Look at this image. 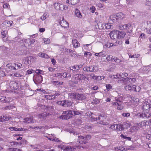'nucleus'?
Masks as SVG:
<instances>
[{
    "label": "nucleus",
    "mask_w": 151,
    "mask_h": 151,
    "mask_svg": "<svg viewBox=\"0 0 151 151\" xmlns=\"http://www.w3.org/2000/svg\"><path fill=\"white\" fill-rule=\"evenodd\" d=\"M126 35V32L124 31L116 30L112 31L110 33L111 38L113 39H122Z\"/></svg>",
    "instance_id": "1"
},
{
    "label": "nucleus",
    "mask_w": 151,
    "mask_h": 151,
    "mask_svg": "<svg viewBox=\"0 0 151 151\" xmlns=\"http://www.w3.org/2000/svg\"><path fill=\"white\" fill-rule=\"evenodd\" d=\"M124 88L127 91H133L135 92H139L141 90V88L139 86L130 84L126 86Z\"/></svg>",
    "instance_id": "2"
},
{
    "label": "nucleus",
    "mask_w": 151,
    "mask_h": 151,
    "mask_svg": "<svg viewBox=\"0 0 151 151\" xmlns=\"http://www.w3.org/2000/svg\"><path fill=\"white\" fill-rule=\"evenodd\" d=\"M63 113L65 114L66 115H61L60 117V119H63L68 120L72 117L73 115L72 111L71 110L63 111Z\"/></svg>",
    "instance_id": "3"
},
{
    "label": "nucleus",
    "mask_w": 151,
    "mask_h": 151,
    "mask_svg": "<svg viewBox=\"0 0 151 151\" xmlns=\"http://www.w3.org/2000/svg\"><path fill=\"white\" fill-rule=\"evenodd\" d=\"M150 105L149 104H148L147 103L145 102L142 107L144 113H145L148 114H151L150 112Z\"/></svg>",
    "instance_id": "4"
},
{
    "label": "nucleus",
    "mask_w": 151,
    "mask_h": 151,
    "mask_svg": "<svg viewBox=\"0 0 151 151\" xmlns=\"http://www.w3.org/2000/svg\"><path fill=\"white\" fill-rule=\"evenodd\" d=\"M55 25H57L58 28H60V27H62L63 28H66L68 27L69 24L68 22H67L65 21H63L59 22L58 24H54Z\"/></svg>",
    "instance_id": "5"
},
{
    "label": "nucleus",
    "mask_w": 151,
    "mask_h": 151,
    "mask_svg": "<svg viewBox=\"0 0 151 151\" xmlns=\"http://www.w3.org/2000/svg\"><path fill=\"white\" fill-rule=\"evenodd\" d=\"M91 137V136L90 135H87L85 137L83 136H78L79 140V143L80 144H86V141L85 140L82 141V140H86L88 138L90 139Z\"/></svg>",
    "instance_id": "6"
},
{
    "label": "nucleus",
    "mask_w": 151,
    "mask_h": 151,
    "mask_svg": "<svg viewBox=\"0 0 151 151\" xmlns=\"http://www.w3.org/2000/svg\"><path fill=\"white\" fill-rule=\"evenodd\" d=\"M115 18H116V20L122 19L124 18L125 15L123 13L120 12L116 14H113Z\"/></svg>",
    "instance_id": "7"
},
{
    "label": "nucleus",
    "mask_w": 151,
    "mask_h": 151,
    "mask_svg": "<svg viewBox=\"0 0 151 151\" xmlns=\"http://www.w3.org/2000/svg\"><path fill=\"white\" fill-rule=\"evenodd\" d=\"M34 58L32 56H29L27 58H25L23 60V61L24 64L29 65L31 64V63L33 60Z\"/></svg>",
    "instance_id": "8"
},
{
    "label": "nucleus",
    "mask_w": 151,
    "mask_h": 151,
    "mask_svg": "<svg viewBox=\"0 0 151 151\" xmlns=\"http://www.w3.org/2000/svg\"><path fill=\"white\" fill-rule=\"evenodd\" d=\"M59 104L60 105L64 106H69L71 105L72 103L71 101L68 100L60 101H59Z\"/></svg>",
    "instance_id": "9"
},
{
    "label": "nucleus",
    "mask_w": 151,
    "mask_h": 151,
    "mask_svg": "<svg viewBox=\"0 0 151 151\" xmlns=\"http://www.w3.org/2000/svg\"><path fill=\"white\" fill-rule=\"evenodd\" d=\"M124 123L123 124H116V130L117 131H121L123 130L124 128Z\"/></svg>",
    "instance_id": "10"
},
{
    "label": "nucleus",
    "mask_w": 151,
    "mask_h": 151,
    "mask_svg": "<svg viewBox=\"0 0 151 151\" xmlns=\"http://www.w3.org/2000/svg\"><path fill=\"white\" fill-rule=\"evenodd\" d=\"M111 60L113 62H115L116 64L119 65L120 64V63L122 62V60L116 57H114L113 58H111Z\"/></svg>",
    "instance_id": "11"
},
{
    "label": "nucleus",
    "mask_w": 151,
    "mask_h": 151,
    "mask_svg": "<svg viewBox=\"0 0 151 151\" xmlns=\"http://www.w3.org/2000/svg\"><path fill=\"white\" fill-rule=\"evenodd\" d=\"M78 79L79 80H85L86 79L87 80H88V78L85 77L84 75L82 74H78L76 75Z\"/></svg>",
    "instance_id": "12"
},
{
    "label": "nucleus",
    "mask_w": 151,
    "mask_h": 151,
    "mask_svg": "<svg viewBox=\"0 0 151 151\" xmlns=\"http://www.w3.org/2000/svg\"><path fill=\"white\" fill-rule=\"evenodd\" d=\"M7 69L9 71H11L12 70H16V66L14 67L11 63H8L6 65Z\"/></svg>",
    "instance_id": "13"
},
{
    "label": "nucleus",
    "mask_w": 151,
    "mask_h": 151,
    "mask_svg": "<svg viewBox=\"0 0 151 151\" xmlns=\"http://www.w3.org/2000/svg\"><path fill=\"white\" fill-rule=\"evenodd\" d=\"M9 129L12 131H25L27 130V129H24L22 128H17L15 127H10L9 128Z\"/></svg>",
    "instance_id": "14"
},
{
    "label": "nucleus",
    "mask_w": 151,
    "mask_h": 151,
    "mask_svg": "<svg viewBox=\"0 0 151 151\" xmlns=\"http://www.w3.org/2000/svg\"><path fill=\"white\" fill-rule=\"evenodd\" d=\"M72 44L74 47L76 48L80 46V44L76 39H74L72 40Z\"/></svg>",
    "instance_id": "15"
},
{
    "label": "nucleus",
    "mask_w": 151,
    "mask_h": 151,
    "mask_svg": "<svg viewBox=\"0 0 151 151\" xmlns=\"http://www.w3.org/2000/svg\"><path fill=\"white\" fill-rule=\"evenodd\" d=\"M38 55L39 57L43 58H50L49 56L48 55L42 52L39 53L38 54Z\"/></svg>",
    "instance_id": "16"
},
{
    "label": "nucleus",
    "mask_w": 151,
    "mask_h": 151,
    "mask_svg": "<svg viewBox=\"0 0 151 151\" xmlns=\"http://www.w3.org/2000/svg\"><path fill=\"white\" fill-rule=\"evenodd\" d=\"M76 99L78 100H83L85 99V97L83 94H79L78 93H77Z\"/></svg>",
    "instance_id": "17"
},
{
    "label": "nucleus",
    "mask_w": 151,
    "mask_h": 151,
    "mask_svg": "<svg viewBox=\"0 0 151 151\" xmlns=\"http://www.w3.org/2000/svg\"><path fill=\"white\" fill-rule=\"evenodd\" d=\"M23 122L26 123H31L33 122V117L25 118L24 119Z\"/></svg>",
    "instance_id": "18"
},
{
    "label": "nucleus",
    "mask_w": 151,
    "mask_h": 151,
    "mask_svg": "<svg viewBox=\"0 0 151 151\" xmlns=\"http://www.w3.org/2000/svg\"><path fill=\"white\" fill-rule=\"evenodd\" d=\"M151 116V114H146L145 113L140 114L139 116L140 117L143 118H149Z\"/></svg>",
    "instance_id": "19"
},
{
    "label": "nucleus",
    "mask_w": 151,
    "mask_h": 151,
    "mask_svg": "<svg viewBox=\"0 0 151 151\" xmlns=\"http://www.w3.org/2000/svg\"><path fill=\"white\" fill-rule=\"evenodd\" d=\"M76 148L71 146H67L65 147L64 150L66 151H74Z\"/></svg>",
    "instance_id": "20"
},
{
    "label": "nucleus",
    "mask_w": 151,
    "mask_h": 151,
    "mask_svg": "<svg viewBox=\"0 0 151 151\" xmlns=\"http://www.w3.org/2000/svg\"><path fill=\"white\" fill-rule=\"evenodd\" d=\"M109 77L112 78L117 79L122 78L121 74L117 73L116 75H111Z\"/></svg>",
    "instance_id": "21"
},
{
    "label": "nucleus",
    "mask_w": 151,
    "mask_h": 151,
    "mask_svg": "<svg viewBox=\"0 0 151 151\" xmlns=\"http://www.w3.org/2000/svg\"><path fill=\"white\" fill-rule=\"evenodd\" d=\"M75 14L76 16L78 18H80L81 17L82 15L81 13L78 9H76L75 11Z\"/></svg>",
    "instance_id": "22"
},
{
    "label": "nucleus",
    "mask_w": 151,
    "mask_h": 151,
    "mask_svg": "<svg viewBox=\"0 0 151 151\" xmlns=\"http://www.w3.org/2000/svg\"><path fill=\"white\" fill-rule=\"evenodd\" d=\"M0 101L2 102L9 103L10 102V100H6V98L4 96H2L0 98Z\"/></svg>",
    "instance_id": "23"
},
{
    "label": "nucleus",
    "mask_w": 151,
    "mask_h": 151,
    "mask_svg": "<svg viewBox=\"0 0 151 151\" xmlns=\"http://www.w3.org/2000/svg\"><path fill=\"white\" fill-rule=\"evenodd\" d=\"M14 76H15V77L21 78H22L24 77V75L20 73H19L18 72L14 73Z\"/></svg>",
    "instance_id": "24"
},
{
    "label": "nucleus",
    "mask_w": 151,
    "mask_h": 151,
    "mask_svg": "<svg viewBox=\"0 0 151 151\" xmlns=\"http://www.w3.org/2000/svg\"><path fill=\"white\" fill-rule=\"evenodd\" d=\"M68 95L70 98H72L74 99H76L77 93H69L68 94Z\"/></svg>",
    "instance_id": "25"
},
{
    "label": "nucleus",
    "mask_w": 151,
    "mask_h": 151,
    "mask_svg": "<svg viewBox=\"0 0 151 151\" xmlns=\"http://www.w3.org/2000/svg\"><path fill=\"white\" fill-rule=\"evenodd\" d=\"M45 96L47 100H51L55 99V96L53 95H45Z\"/></svg>",
    "instance_id": "26"
},
{
    "label": "nucleus",
    "mask_w": 151,
    "mask_h": 151,
    "mask_svg": "<svg viewBox=\"0 0 151 151\" xmlns=\"http://www.w3.org/2000/svg\"><path fill=\"white\" fill-rule=\"evenodd\" d=\"M124 26H125V28H129V27H130L131 28L133 27L132 25H131L130 24L128 23L127 24H125L124 25L123 24H121L119 25V27L120 28H124Z\"/></svg>",
    "instance_id": "27"
},
{
    "label": "nucleus",
    "mask_w": 151,
    "mask_h": 151,
    "mask_svg": "<svg viewBox=\"0 0 151 151\" xmlns=\"http://www.w3.org/2000/svg\"><path fill=\"white\" fill-rule=\"evenodd\" d=\"M93 114L92 113H91V117L92 119L94 121H97V120H100V117H101V115H99L98 117H95L93 116V115H92Z\"/></svg>",
    "instance_id": "28"
},
{
    "label": "nucleus",
    "mask_w": 151,
    "mask_h": 151,
    "mask_svg": "<svg viewBox=\"0 0 151 151\" xmlns=\"http://www.w3.org/2000/svg\"><path fill=\"white\" fill-rule=\"evenodd\" d=\"M10 86L11 89H14L15 88V86H16V84L15 82H11L10 83Z\"/></svg>",
    "instance_id": "29"
},
{
    "label": "nucleus",
    "mask_w": 151,
    "mask_h": 151,
    "mask_svg": "<svg viewBox=\"0 0 151 151\" xmlns=\"http://www.w3.org/2000/svg\"><path fill=\"white\" fill-rule=\"evenodd\" d=\"M111 55H106L104 56V57H106V60L108 61H109L110 60H111V58H113V56L111 57Z\"/></svg>",
    "instance_id": "30"
},
{
    "label": "nucleus",
    "mask_w": 151,
    "mask_h": 151,
    "mask_svg": "<svg viewBox=\"0 0 151 151\" xmlns=\"http://www.w3.org/2000/svg\"><path fill=\"white\" fill-rule=\"evenodd\" d=\"M129 79V78H128V77H126V78L122 79L120 80V81L121 82L124 83L125 84L126 83H129L128 80Z\"/></svg>",
    "instance_id": "31"
},
{
    "label": "nucleus",
    "mask_w": 151,
    "mask_h": 151,
    "mask_svg": "<svg viewBox=\"0 0 151 151\" xmlns=\"http://www.w3.org/2000/svg\"><path fill=\"white\" fill-rule=\"evenodd\" d=\"M7 117L6 115H4L3 116L0 117V122H2L4 121L7 120Z\"/></svg>",
    "instance_id": "32"
},
{
    "label": "nucleus",
    "mask_w": 151,
    "mask_h": 151,
    "mask_svg": "<svg viewBox=\"0 0 151 151\" xmlns=\"http://www.w3.org/2000/svg\"><path fill=\"white\" fill-rule=\"evenodd\" d=\"M105 26V28H113V26L112 25H111L110 23L106 24Z\"/></svg>",
    "instance_id": "33"
},
{
    "label": "nucleus",
    "mask_w": 151,
    "mask_h": 151,
    "mask_svg": "<svg viewBox=\"0 0 151 151\" xmlns=\"http://www.w3.org/2000/svg\"><path fill=\"white\" fill-rule=\"evenodd\" d=\"M109 20V22H111V21H112V22H114L116 20V18H115L114 17V14L110 17Z\"/></svg>",
    "instance_id": "34"
},
{
    "label": "nucleus",
    "mask_w": 151,
    "mask_h": 151,
    "mask_svg": "<svg viewBox=\"0 0 151 151\" xmlns=\"http://www.w3.org/2000/svg\"><path fill=\"white\" fill-rule=\"evenodd\" d=\"M129 78L128 79L129 83H134L135 82L136 79L135 78H130L128 77Z\"/></svg>",
    "instance_id": "35"
},
{
    "label": "nucleus",
    "mask_w": 151,
    "mask_h": 151,
    "mask_svg": "<svg viewBox=\"0 0 151 151\" xmlns=\"http://www.w3.org/2000/svg\"><path fill=\"white\" fill-rule=\"evenodd\" d=\"M46 113H43L41 114H40L38 115V117L39 118H40L41 119L44 118L46 116Z\"/></svg>",
    "instance_id": "36"
},
{
    "label": "nucleus",
    "mask_w": 151,
    "mask_h": 151,
    "mask_svg": "<svg viewBox=\"0 0 151 151\" xmlns=\"http://www.w3.org/2000/svg\"><path fill=\"white\" fill-rule=\"evenodd\" d=\"M18 144V142H10L9 145L11 147H14L16 145Z\"/></svg>",
    "instance_id": "37"
},
{
    "label": "nucleus",
    "mask_w": 151,
    "mask_h": 151,
    "mask_svg": "<svg viewBox=\"0 0 151 151\" xmlns=\"http://www.w3.org/2000/svg\"><path fill=\"white\" fill-rule=\"evenodd\" d=\"M43 39L45 44H49L50 43V40L48 38H43Z\"/></svg>",
    "instance_id": "38"
},
{
    "label": "nucleus",
    "mask_w": 151,
    "mask_h": 151,
    "mask_svg": "<svg viewBox=\"0 0 151 151\" xmlns=\"http://www.w3.org/2000/svg\"><path fill=\"white\" fill-rule=\"evenodd\" d=\"M53 83L55 85L59 86L61 85H62L63 84V82H62L61 83L60 81H53Z\"/></svg>",
    "instance_id": "39"
},
{
    "label": "nucleus",
    "mask_w": 151,
    "mask_h": 151,
    "mask_svg": "<svg viewBox=\"0 0 151 151\" xmlns=\"http://www.w3.org/2000/svg\"><path fill=\"white\" fill-rule=\"evenodd\" d=\"M8 31L6 30H5L4 31L1 32V34L3 36V38H4L6 37V35L7 34Z\"/></svg>",
    "instance_id": "40"
},
{
    "label": "nucleus",
    "mask_w": 151,
    "mask_h": 151,
    "mask_svg": "<svg viewBox=\"0 0 151 151\" xmlns=\"http://www.w3.org/2000/svg\"><path fill=\"white\" fill-rule=\"evenodd\" d=\"M113 45V44L110 42H107L105 45V46L107 47H110Z\"/></svg>",
    "instance_id": "41"
},
{
    "label": "nucleus",
    "mask_w": 151,
    "mask_h": 151,
    "mask_svg": "<svg viewBox=\"0 0 151 151\" xmlns=\"http://www.w3.org/2000/svg\"><path fill=\"white\" fill-rule=\"evenodd\" d=\"M140 56L139 54H134L132 55H129V58H138Z\"/></svg>",
    "instance_id": "42"
},
{
    "label": "nucleus",
    "mask_w": 151,
    "mask_h": 151,
    "mask_svg": "<svg viewBox=\"0 0 151 151\" xmlns=\"http://www.w3.org/2000/svg\"><path fill=\"white\" fill-rule=\"evenodd\" d=\"M80 0H71V4L75 5L79 2Z\"/></svg>",
    "instance_id": "43"
},
{
    "label": "nucleus",
    "mask_w": 151,
    "mask_h": 151,
    "mask_svg": "<svg viewBox=\"0 0 151 151\" xmlns=\"http://www.w3.org/2000/svg\"><path fill=\"white\" fill-rule=\"evenodd\" d=\"M15 66H17V69H19L22 68V65L20 63H16L14 64Z\"/></svg>",
    "instance_id": "44"
},
{
    "label": "nucleus",
    "mask_w": 151,
    "mask_h": 151,
    "mask_svg": "<svg viewBox=\"0 0 151 151\" xmlns=\"http://www.w3.org/2000/svg\"><path fill=\"white\" fill-rule=\"evenodd\" d=\"M47 17V15L45 14H44L43 15L40 17V19L42 20H45Z\"/></svg>",
    "instance_id": "45"
},
{
    "label": "nucleus",
    "mask_w": 151,
    "mask_h": 151,
    "mask_svg": "<svg viewBox=\"0 0 151 151\" xmlns=\"http://www.w3.org/2000/svg\"><path fill=\"white\" fill-rule=\"evenodd\" d=\"M93 72H96L98 70V68L97 66L96 65L93 66Z\"/></svg>",
    "instance_id": "46"
},
{
    "label": "nucleus",
    "mask_w": 151,
    "mask_h": 151,
    "mask_svg": "<svg viewBox=\"0 0 151 151\" xmlns=\"http://www.w3.org/2000/svg\"><path fill=\"white\" fill-rule=\"evenodd\" d=\"M106 89L108 91H109L110 89L112 88V86L111 84H108L106 85Z\"/></svg>",
    "instance_id": "47"
},
{
    "label": "nucleus",
    "mask_w": 151,
    "mask_h": 151,
    "mask_svg": "<svg viewBox=\"0 0 151 151\" xmlns=\"http://www.w3.org/2000/svg\"><path fill=\"white\" fill-rule=\"evenodd\" d=\"M117 109L119 110H121L123 108V107L121 106V104H119L117 105Z\"/></svg>",
    "instance_id": "48"
},
{
    "label": "nucleus",
    "mask_w": 151,
    "mask_h": 151,
    "mask_svg": "<svg viewBox=\"0 0 151 151\" xmlns=\"http://www.w3.org/2000/svg\"><path fill=\"white\" fill-rule=\"evenodd\" d=\"M60 4H59L58 3H55L54 4V8L56 9H58L59 8V6Z\"/></svg>",
    "instance_id": "49"
},
{
    "label": "nucleus",
    "mask_w": 151,
    "mask_h": 151,
    "mask_svg": "<svg viewBox=\"0 0 151 151\" xmlns=\"http://www.w3.org/2000/svg\"><path fill=\"white\" fill-rule=\"evenodd\" d=\"M93 66H91L89 67H88L87 68L86 70L88 71H89L90 72H93Z\"/></svg>",
    "instance_id": "50"
},
{
    "label": "nucleus",
    "mask_w": 151,
    "mask_h": 151,
    "mask_svg": "<svg viewBox=\"0 0 151 151\" xmlns=\"http://www.w3.org/2000/svg\"><path fill=\"white\" fill-rule=\"evenodd\" d=\"M122 78H124L127 77L128 76V74L125 72H124L121 74Z\"/></svg>",
    "instance_id": "51"
},
{
    "label": "nucleus",
    "mask_w": 151,
    "mask_h": 151,
    "mask_svg": "<svg viewBox=\"0 0 151 151\" xmlns=\"http://www.w3.org/2000/svg\"><path fill=\"white\" fill-rule=\"evenodd\" d=\"M3 8H9V9L10 8V6H9V4L8 3H5L4 4L3 6Z\"/></svg>",
    "instance_id": "52"
},
{
    "label": "nucleus",
    "mask_w": 151,
    "mask_h": 151,
    "mask_svg": "<svg viewBox=\"0 0 151 151\" xmlns=\"http://www.w3.org/2000/svg\"><path fill=\"white\" fill-rule=\"evenodd\" d=\"M13 22L11 21H8L7 23L6 26L8 27H10L12 25V23Z\"/></svg>",
    "instance_id": "53"
},
{
    "label": "nucleus",
    "mask_w": 151,
    "mask_h": 151,
    "mask_svg": "<svg viewBox=\"0 0 151 151\" xmlns=\"http://www.w3.org/2000/svg\"><path fill=\"white\" fill-rule=\"evenodd\" d=\"M0 76H1L4 77L6 76L5 72L3 71H1L0 72Z\"/></svg>",
    "instance_id": "54"
},
{
    "label": "nucleus",
    "mask_w": 151,
    "mask_h": 151,
    "mask_svg": "<svg viewBox=\"0 0 151 151\" xmlns=\"http://www.w3.org/2000/svg\"><path fill=\"white\" fill-rule=\"evenodd\" d=\"M102 53V52H100L99 53H96L95 54V55L97 57H99L100 56H101L102 57H103V56H102V55H101V54Z\"/></svg>",
    "instance_id": "55"
},
{
    "label": "nucleus",
    "mask_w": 151,
    "mask_h": 151,
    "mask_svg": "<svg viewBox=\"0 0 151 151\" xmlns=\"http://www.w3.org/2000/svg\"><path fill=\"white\" fill-rule=\"evenodd\" d=\"M122 115L124 117H128L129 116L130 114L129 113H124L122 114Z\"/></svg>",
    "instance_id": "56"
},
{
    "label": "nucleus",
    "mask_w": 151,
    "mask_h": 151,
    "mask_svg": "<svg viewBox=\"0 0 151 151\" xmlns=\"http://www.w3.org/2000/svg\"><path fill=\"white\" fill-rule=\"evenodd\" d=\"M141 125L142 126L146 125H147V122L145 121H142L141 123Z\"/></svg>",
    "instance_id": "57"
},
{
    "label": "nucleus",
    "mask_w": 151,
    "mask_h": 151,
    "mask_svg": "<svg viewBox=\"0 0 151 151\" xmlns=\"http://www.w3.org/2000/svg\"><path fill=\"white\" fill-rule=\"evenodd\" d=\"M146 138L149 140H151V134H148L146 135Z\"/></svg>",
    "instance_id": "58"
},
{
    "label": "nucleus",
    "mask_w": 151,
    "mask_h": 151,
    "mask_svg": "<svg viewBox=\"0 0 151 151\" xmlns=\"http://www.w3.org/2000/svg\"><path fill=\"white\" fill-rule=\"evenodd\" d=\"M67 74L66 73H61V77L63 76V78H66L67 76Z\"/></svg>",
    "instance_id": "59"
},
{
    "label": "nucleus",
    "mask_w": 151,
    "mask_h": 151,
    "mask_svg": "<svg viewBox=\"0 0 151 151\" xmlns=\"http://www.w3.org/2000/svg\"><path fill=\"white\" fill-rule=\"evenodd\" d=\"M134 1V0H127V3L128 4H132Z\"/></svg>",
    "instance_id": "60"
},
{
    "label": "nucleus",
    "mask_w": 151,
    "mask_h": 151,
    "mask_svg": "<svg viewBox=\"0 0 151 151\" xmlns=\"http://www.w3.org/2000/svg\"><path fill=\"white\" fill-rule=\"evenodd\" d=\"M63 5L62 4H60L59 6V10H61L63 11Z\"/></svg>",
    "instance_id": "61"
},
{
    "label": "nucleus",
    "mask_w": 151,
    "mask_h": 151,
    "mask_svg": "<svg viewBox=\"0 0 151 151\" xmlns=\"http://www.w3.org/2000/svg\"><path fill=\"white\" fill-rule=\"evenodd\" d=\"M116 124H113L111 125L110 127L111 128L113 129H116Z\"/></svg>",
    "instance_id": "62"
},
{
    "label": "nucleus",
    "mask_w": 151,
    "mask_h": 151,
    "mask_svg": "<svg viewBox=\"0 0 151 151\" xmlns=\"http://www.w3.org/2000/svg\"><path fill=\"white\" fill-rule=\"evenodd\" d=\"M12 149L13 151H22L20 149L17 148H13Z\"/></svg>",
    "instance_id": "63"
},
{
    "label": "nucleus",
    "mask_w": 151,
    "mask_h": 151,
    "mask_svg": "<svg viewBox=\"0 0 151 151\" xmlns=\"http://www.w3.org/2000/svg\"><path fill=\"white\" fill-rule=\"evenodd\" d=\"M147 24L148 26V27L151 28V22H147Z\"/></svg>",
    "instance_id": "64"
}]
</instances>
